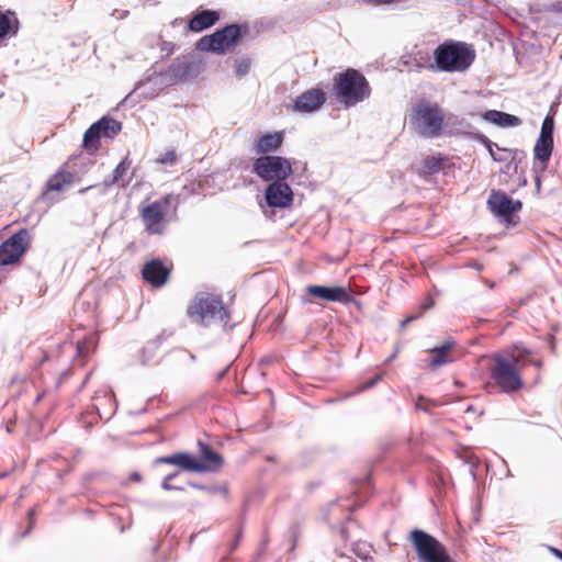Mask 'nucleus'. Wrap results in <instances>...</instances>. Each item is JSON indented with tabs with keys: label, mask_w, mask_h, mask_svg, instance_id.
I'll list each match as a JSON object with an SVG mask.
<instances>
[{
	"label": "nucleus",
	"mask_w": 562,
	"mask_h": 562,
	"mask_svg": "<svg viewBox=\"0 0 562 562\" xmlns=\"http://www.w3.org/2000/svg\"><path fill=\"white\" fill-rule=\"evenodd\" d=\"M526 183H527V180H526V179H524V180L521 181L520 186H526Z\"/></svg>",
	"instance_id": "obj_56"
},
{
	"label": "nucleus",
	"mask_w": 562,
	"mask_h": 562,
	"mask_svg": "<svg viewBox=\"0 0 562 562\" xmlns=\"http://www.w3.org/2000/svg\"><path fill=\"white\" fill-rule=\"evenodd\" d=\"M187 352H188V355H189L190 360H191V361H195V355H194V353H192V352H190V351H187Z\"/></svg>",
	"instance_id": "obj_53"
},
{
	"label": "nucleus",
	"mask_w": 562,
	"mask_h": 562,
	"mask_svg": "<svg viewBox=\"0 0 562 562\" xmlns=\"http://www.w3.org/2000/svg\"><path fill=\"white\" fill-rule=\"evenodd\" d=\"M530 349L515 346L514 350L506 353H495L493 366L490 368L491 378L503 393H515L524 386L521 371L527 364L540 368V359L531 357Z\"/></svg>",
	"instance_id": "obj_1"
},
{
	"label": "nucleus",
	"mask_w": 562,
	"mask_h": 562,
	"mask_svg": "<svg viewBox=\"0 0 562 562\" xmlns=\"http://www.w3.org/2000/svg\"><path fill=\"white\" fill-rule=\"evenodd\" d=\"M179 475V472H173V473H170L168 475L165 476L164 481H168V482H171L172 480H175L177 476Z\"/></svg>",
	"instance_id": "obj_47"
},
{
	"label": "nucleus",
	"mask_w": 562,
	"mask_h": 562,
	"mask_svg": "<svg viewBox=\"0 0 562 562\" xmlns=\"http://www.w3.org/2000/svg\"><path fill=\"white\" fill-rule=\"evenodd\" d=\"M19 32V20L13 12L0 11V40L16 35Z\"/></svg>",
	"instance_id": "obj_21"
},
{
	"label": "nucleus",
	"mask_w": 562,
	"mask_h": 562,
	"mask_svg": "<svg viewBox=\"0 0 562 562\" xmlns=\"http://www.w3.org/2000/svg\"><path fill=\"white\" fill-rule=\"evenodd\" d=\"M31 245V235L26 228H21L0 245V266L13 265L20 261Z\"/></svg>",
	"instance_id": "obj_12"
},
{
	"label": "nucleus",
	"mask_w": 562,
	"mask_h": 562,
	"mask_svg": "<svg viewBox=\"0 0 562 562\" xmlns=\"http://www.w3.org/2000/svg\"><path fill=\"white\" fill-rule=\"evenodd\" d=\"M169 274L170 269L160 259L149 260L142 270L143 279L156 288L164 285Z\"/></svg>",
	"instance_id": "obj_17"
},
{
	"label": "nucleus",
	"mask_w": 562,
	"mask_h": 562,
	"mask_svg": "<svg viewBox=\"0 0 562 562\" xmlns=\"http://www.w3.org/2000/svg\"><path fill=\"white\" fill-rule=\"evenodd\" d=\"M33 527H34V526H33V522H32V521H31V522H29L27 528H26V529H25V530L20 535V537H21V538H26V537L31 533V531H32Z\"/></svg>",
	"instance_id": "obj_44"
},
{
	"label": "nucleus",
	"mask_w": 562,
	"mask_h": 562,
	"mask_svg": "<svg viewBox=\"0 0 562 562\" xmlns=\"http://www.w3.org/2000/svg\"><path fill=\"white\" fill-rule=\"evenodd\" d=\"M97 124H100V131L106 138L115 137L122 130V123L109 116L101 117Z\"/></svg>",
	"instance_id": "obj_27"
},
{
	"label": "nucleus",
	"mask_w": 562,
	"mask_h": 562,
	"mask_svg": "<svg viewBox=\"0 0 562 562\" xmlns=\"http://www.w3.org/2000/svg\"><path fill=\"white\" fill-rule=\"evenodd\" d=\"M443 159L440 157L428 156L424 159L423 166L429 173H436L441 170Z\"/></svg>",
	"instance_id": "obj_32"
},
{
	"label": "nucleus",
	"mask_w": 562,
	"mask_h": 562,
	"mask_svg": "<svg viewBox=\"0 0 562 562\" xmlns=\"http://www.w3.org/2000/svg\"><path fill=\"white\" fill-rule=\"evenodd\" d=\"M248 26L237 23L228 24L216 30L211 35H205L196 42V49L201 52H211L220 55L235 47L239 41L247 34Z\"/></svg>",
	"instance_id": "obj_8"
},
{
	"label": "nucleus",
	"mask_w": 562,
	"mask_h": 562,
	"mask_svg": "<svg viewBox=\"0 0 562 562\" xmlns=\"http://www.w3.org/2000/svg\"><path fill=\"white\" fill-rule=\"evenodd\" d=\"M188 485L192 486L193 488L200 490V491H207L209 493H212V494L222 490L221 487H217V486H206V485L199 484V483L191 482V481L188 482Z\"/></svg>",
	"instance_id": "obj_40"
},
{
	"label": "nucleus",
	"mask_w": 562,
	"mask_h": 562,
	"mask_svg": "<svg viewBox=\"0 0 562 562\" xmlns=\"http://www.w3.org/2000/svg\"><path fill=\"white\" fill-rule=\"evenodd\" d=\"M282 140L283 136L281 133L265 134L258 139L256 151L258 154L276 151L281 146Z\"/></svg>",
	"instance_id": "obj_22"
},
{
	"label": "nucleus",
	"mask_w": 562,
	"mask_h": 562,
	"mask_svg": "<svg viewBox=\"0 0 562 562\" xmlns=\"http://www.w3.org/2000/svg\"><path fill=\"white\" fill-rule=\"evenodd\" d=\"M172 336V331H167L164 329L160 334H158L153 340L160 347V345L169 337Z\"/></svg>",
	"instance_id": "obj_41"
},
{
	"label": "nucleus",
	"mask_w": 562,
	"mask_h": 562,
	"mask_svg": "<svg viewBox=\"0 0 562 562\" xmlns=\"http://www.w3.org/2000/svg\"><path fill=\"white\" fill-rule=\"evenodd\" d=\"M119 12L117 9H114L113 12L111 13L112 16H115V14Z\"/></svg>",
	"instance_id": "obj_55"
},
{
	"label": "nucleus",
	"mask_w": 562,
	"mask_h": 562,
	"mask_svg": "<svg viewBox=\"0 0 562 562\" xmlns=\"http://www.w3.org/2000/svg\"><path fill=\"white\" fill-rule=\"evenodd\" d=\"M334 90L338 100L347 108L364 101L371 94L368 80L353 68H348L335 77Z\"/></svg>",
	"instance_id": "obj_7"
},
{
	"label": "nucleus",
	"mask_w": 562,
	"mask_h": 562,
	"mask_svg": "<svg viewBox=\"0 0 562 562\" xmlns=\"http://www.w3.org/2000/svg\"><path fill=\"white\" fill-rule=\"evenodd\" d=\"M453 346H454V341L453 340H448V341L443 342L442 345L431 349V352L435 356L431 358V360L429 362L430 367L437 368V367H440L442 364H447V363L451 362L452 358L449 357L448 352L450 351V349Z\"/></svg>",
	"instance_id": "obj_25"
},
{
	"label": "nucleus",
	"mask_w": 562,
	"mask_h": 562,
	"mask_svg": "<svg viewBox=\"0 0 562 562\" xmlns=\"http://www.w3.org/2000/svg\"><path fill=\"white\" fill-rule=\"evenodd\" d=\"M159 47H160L161 57L165 58L172 54L175 45L171 42H166V41L159 40Z\"/></svg>",
	"instance_id": "obj_38"
},
{
	"label": "nucleus",
	"mask_w": 562,
	"mask_h": 562,
	"mask_svg": "<svg viewBox=\"0 0 562 562\" xmlns=\"http://www.w3.org/2000/svg\"><path fill=\"white\" fill-rule=\"evenodd\" d=\"M381 380H382V374H375L374 376H372L368 381L358 384L356 390L352 393L348 394L347 396H350V395H353V394H359V393H361V392H363L366 390H369V389L373 387L374 385H376L378 382H380Z\"/></svg>",
	"instance_id": "obj_35"
},
{
	"label": "nucleus",
	"mask_w": 562,
	"mask_h": 562,
	"mask_svg": "<svg viewBox=\"0 0 562 562\" xmlns=\"http://www.w3.org/2000/svg\"><path fill=\"white\" fill-rule=\"evenodd\" d=\"M220 18V11L200 9L189 20L188 27L190 31L199 33L215 25Z\"/></svg>",
	"instance_id": "obj_19"
},
{
	"label": "nucleus",
	"mask_w": 562,
	"mask_h": 562,
	"mask_svg": "<svg viewBox=\"0 0 562 562\" xmlns=\"http://www.w3.org/2000/svg\"><path fill=\"white\" fill-rule=\"evenodd\" d=\"M34 516H35V508H31L27 513V517H29V522H33L34 524Z\"/></svg>",
	"instance_id": "obj_49"
},
{
	"label": "nucleus",
	"mask_w": 562,
	"mask_h": 562,
	"mask_svg": "<svg viewBox=\"0 0 562 562\" xmlns=\"http://www.w3.org/2000/svg\"><path fill=\"white\" fill-rule=\"evenodd\" d=\"M130 14V12L127 10H124L121 12V15H120V19H124L126 18L127 15Z\"/></svg>",
	"instance_id": "obj_52"
},
{
	"label": "nucleus",
	"mask_w": 562,
	"mask_h": 562,
	"mask_svg": "<svg viewBox=\"0 0 562 562\" xmlns=\"http://www.w3.org/2000/svg\"><path fill=\"white\" fill-rule=\"evenodd\" d=\"M77 350H78V353H83V344L82 342H78L77 345Z\"/></svg>",
	"instance_id": "obj_50"
},
{
	"label": "nucleus",
	"mask_w": 562,
	"mask_h": 562,
	"mask_svg": "<svg viewBox=\"0 0 562 562\" xmlns=\"http://www.w3.org/2000/svg\"><path fill=\"white\" fill-rule=\"evenodd\" d=\"M161 488H164L165 491H184L183 486L173 485V484H171V482L164 481V480L161 482Z\"/></svg>",
	"instance_id": "obj_42"
},
{
	"label": "nucleus",
	"mask_w": 562,
	"mask_h": 562,
	"mask_svg": "<svg viewBox=\"0 0 562 562\" xmlns=\"http://www.w3.org/2000/svg\"><path fill=\"white\" fill-rule=\"evenodd\" d=\"M130 480L134 481V482H139L142 480V476L138 472H133L131 475H130Z\"/></svg>",
	"instance_id": "obj_48"
},
{
	"label": "nucleus",
	"mask_w": 562,
	"mask_h": 562,
	"mask_svg": "<svg viewBox=\"0 0 562 562\" xmlns=\"http://www.w3.org/2000/svg\"><path fill=\"white\" fill-rule=\"evenodd\" d=\"M553 150V138H544L538 137L535 148L533 155L535 159L540 161L543 167H546L549 161Z\"/></svg>",
	"instance_id": "obj_23"
},
{
	"label": "nucleus",
	"mask_w": 562,
	"mask_h": 562,
	"mask_svg": "<svg viewBox=\"0 0 562 562\" xmlns=\"http://www.w3.org/2000/svg\"><path fill=\"white\" fill-rule=\"evenodd\" d=\"M101 137H103V135L100 131V124H97V122H94L85 132L83 147L87 150H97L100 147V138Z\"/></svg>",
	"instance_id": "obj_26"
},
{
	"label": "nucleus",
	"mask_w": 562,
	"mask_h": 562,
	"mask_svg": "<svg viewBox=\"0 0 562 562\" xmlns=\"http://www.w3.org/2000/svg\"><path fill=\"white\" fill-rule=\"evenodd\" d=\"M535 184H536V191L539 194L541 189V178L539 175H536L535 177Z\"/></svg>",
	"instance_id": "obj_45"
},
{
	"label": "nucleus",
	"mask_w": 562,
	"mask_h": 562,
	"mask_svg": "<svg viewBox=\"0 0 562 562\" xmlns=\"http://www.w3.org/2000/svg\"><path fill=\"white\" fill-rule=\"evenodd\" d=\"M130 167V161H127V159H123L116 167L115 169L113 170V177L111 179L110 182L105 181L106 184H113L115 182H117L120 179H122V177L124 176V173L126 172V170L128 169Z\"/></svg>",
	"instance_id": "obj_34"
},
{
	"label": "nucleus",
	"mask_w": 562,
	"mask_h": 562,
	"mask_svg": "<svg viewBox=\"0 0 562 562\" xmlns=\"http://www.w3.org/2000/svg\"><path fill=\"white\" fill-rule=\"evenodd\" d=\"M76 175L69 171H58L46 183L49 191H63L65 187L74 183Z\"/></svg>",
	"instance_id": "obj_24"
},
{
	"label": "nucleus",
	"mask_w": 562,
	"mask_h": 562,
	"mask_svg": "<svg viewBox=\"0 0 562 562\" xmlns=\"http://www.w3.org/2000/svg\"><path fill=\"white\" fill-rule=\"evenodd\" d=\"M487 206L496 217L507 224H514L513 216L521 210L522 203L519 200L512 199L503 191H492L487 200Z\"/></svg>",
	"instance_id": "obj_13"
},
{
	"label": "nucleus",
	"mask_w": 562,
	"mask_h": 562,
	"mask_svg": "<svg viewBox=\"0 0 562 562\" xmlns=\"http://www.w3.org/2000/svg\"><path fill=\"white\" fill-rule=\"evenodd\" d=\"M92 407L97 412L100 419L109 420L116 411V401L111 391L99 390L92 397Z\"/></svg>",
	"instance_id": "obj_18"
},
{
	"label": "nucleus",
	"mask_w": 562,
	"mask_h": 562,
	"mask_svg": "<svg viewBox=\"0 0 562 562\" xmlns=\"http://www.w3.org/2000/svg\"><path fill=\"white\" fill-rule=\"evenodd\" d=\"M177 198L172 194H167L160 200L154 201L142 210L140 216L145 224V229L151 235L164 234L168 220L167 214L169 207Z\"/></svg>",
	"instance_id": "obj_11"
},
{
	"label": "nucleus",
	"mask_w": 562,
	"mask_h": 562,
	"mask_svg": "<svg viewBox=\"0 0 562 562\" xmlns=\"http://www.w3.org/2000/svg\"><path fill=\"white\" fill-rule=\"evenodd\" d=\"M293 191L285 181L269 183L265 190V200L272 209H285L293 203Z\"/></svg>",
	"instance_id": "obj_15"
},
{
	"label": "nucleus",
	"mask_w": 562,
	"mask_h": 562,
	"mask_svg": "<svg viewBox=\"0 0 562 562\" xmlns=\"http://www.w3.org/2000/svg\"><path fill=\"white\" fill-rule=\"evenodd\" d=\"M200 459L188 452H176L156 459V463L177 465L179 469L191 472H213L218 470L223 463V457L212 449L210 445L198 441Z\"/></svg>",
	"instance_id": "obj_5"
},
{
	"label": "nucleus",
	"mask_w": 562,
	"mask_h": 562,
	"mask_svg": "<svg viewBox=\"0 0 562 562\" xmlns=\"http://www.w3.org/2000/svg\"><path fill=\"white\" fill-rule=\"evenodd\" d=\"M251 60L249 57H241L235 59L234 74L237 78H241L247 75L250 70Z\"/></svg>",
	"instance_id": "obj_31"
},
{
	"label": "nucleus",
	"mask_w": 562,
	"mask_h": 562,
	"mask_svg": "<svg viewBox=\"0 0 562 562\" xmlns=\"http://www.w3.org/2000/svg\"><path fill=\"white\" fill-rule=\"evenodd\" d=\"M445 122L443 109L436 102L422 100L409 113L412 128L422 137L436 138L441 135Z\"/></svg>",
	"instance_id": "obj_6"
},
{
	"label": "nucleus",
	"mask_w": 562,
	"mask_h": 562,
	"mask_svg": "<svg viewBox=\"0 0 562 562\" xmlns=\"http://www.w3.org/2000/svg\"><path fill=\"white\" fill-rule=\"evenodd\" d=\"M475 59V50L462 42L447 41L434 50V60L427 69L445 72L465 71Z\"/></svg>",
	"instance_id": "obj_4"
},
{
	"label": "nucleus",
	"mask_w": 562,
	"mask_h": 562,
	"mask_svg": "<svg viewBox=\"0 0 562 562\" xmlns=\"http://www.w3.org/2000/svg\"><path fill=\"white\" fill-rule=\"evenodd\" d=\"M345 532H346V530H345V528H342L341 529V533H342L344 537H345Z\"/></svg>",
	"instance_id": "obj_60"
},
{
	"label": "nucleus",
	"mask_w": 562,
	"mask_h": 562,
	"mask_svg": "<svg viewBox=\"0 0 562 562\" xmlns=\"http://www.w3.org/2000/svg\"><path fill=\"white\" fill-rule=\"evenodd\" d=\"M497 150L501 151V154H496V157H507L508 159L509 156L512 155V150L507 148L498 147Z\"/></svg>",
	"instance_id": "obj_43"
},
{
	"label": "nucleus",
	"mask_w": 562,
	"mask_h": 562,
	"mask_svg": "<svg viewBox=\"0 0 562 562\" xmlns=\"http://www.w3.org/2000/svg\"><path fill=\"white\" fill-rule=\"evenodd\" d=\"M195 69V64L193 63V60H191L190 57H178L171 63L167 70L159 72L154 71L153 74H148L146 79L139 81L136 85L135 89L122 100V103L126 102L136 90L146 88L148 85L151 83L154 86H157V88H154L150 91L144 90L142 91V95L146 99H153L165 87H169L178 82H183L187 79H189L191 76H193Z\"/></svg>",
	"instance_id": "obj_3"
},
{
	"label": "nucleus",
	"mask_w": 562,
	"mask_h": 562,
	"mask_svg": "<svg viewBox=\"0 0 562 562\" xmlns=\"http://www.w3.org/2000/svg\"><path fill=\"white\" fill-rule=\"evenodd\" d=\"M252 172L270 183L285 181L292 173V166L284 157L261 155L254 160Z\"/></svg>",
	"instance_id": "obj_10"
},
{
	"label": "nucleus",
	"mask_w": 562,
	"mask_h": 562,
	"mask_svg": "<svg viewBox=\"0 0 562 562\" xmlns=\"http://www.w3.org/2000/svg\"><path fill=\"white\" fill-rule=\"evenodd\" d=\"M409 540L420 562H457L438 539L422 529L411 531Z\"/></svg>",
	"instance_id": "obj_9"
},
{
	"label": "nucleus",
	"mask_w": 562,
	"mask_h": 562,
	"mask_svg": "<svg viewBox=\"0 0 562 562\" xmlns=\"http://www.w3.org/2000/svg\"><path fill=\"white\" fill-rule=\"evenodd\" d=\"M305 303H312V300H304Z\"/></svg>",
	"instance_id": "obj_59"
},
{
	"label": "nucleus",
	"mask_w": 562,
	"mask_h": 562,
	"mask_svg": "<svg viewBox=\"0 0 562 562\" xmlns=\"http://www.w3.org/2000/svg\"><path fill=\"white\" fill-rule=\"evenodd\" d=\"M158 161L162 165H173L177 161V156L175 151H167L165 155L160 156Z\"/></svg>",
	"instance_id": "obj_39"
},
{
	"label": "nucleus",
	"mask_w": 562,
	"mask_h": 562,
	"mask_svg": "<svg viewBox=\"0 0 562 562\" xmlns=\"http://www.w3.org/2000/svg\"><path fill=\"white\" fill-rule=\"evenodd\" d=\"M243 538V530L241 528L236 532L235 539L231 542L228 547L227 553L221 559L220 562H227L229 555L238 548L240 540Z\"/></svg>",
	"instance_id": "obj_37"
},
{
	"label": "nucleus",
	"mask_w": 562,
	"mask_h": 562,
	"mask_svg": "<svg viewBox=\"0 0 562 562\" xmlns=\"http://www.w3.org/2000/svg\"><path fill=\"white\" fill-rule=\"evenodd\" d=\"M550 551L557 557L559 558L561 561H562V551L557 549V548H553V547H550Z\"/></svg>",
	"instance_id": "obj_46"
},
{
	"label": "nucleus",
	"mask_w": 562,
	"mask_h": 562,
	"mask_svg": "<svg viewBox=\"0 0 562 562\" xmlns=\"http://www.w3.org/2000/svg\"><path fill=\"white\" fill-rule=\"evenodd\" d=\"M187 315L192 323L210 326L211 323H221L224 330L232 329L235 324L229 325L231 313L224 305L221 295L209 292H198L187 308Z\"/></svg>",
	"instance_id": "obj_2"
},
{
	"label": "nucleus",
	"mask_w": 562,
	"mask_h": 562,
	"mask_svg": "<svg viewBox=\"0 0 562 562\" xmlns=\"http://www.w3.org/2000/svg\"><path fill=\"white\" fill-rule=\"evenodd\" d=\"M227 370H228V367H227V368H225V369L220 373L218 378H220V379H221V378H223V376L225 375V373L227 372Z\"/></svg>",
	"instance_id": "obj_54"
},
{
	"label": "nucleus",
	"mask_w": 562,
	"mask_h": 562,
	"mask_svg": "<svg viewBox=\"0 0 562 562\" xmlns=\"http://www.w3.org/2000/svg\"><path fill=\"white\" fill-rule=\"evenodd\" d=\"M353 553L363 561L371 559L372 547L366 541H358L352 544Z\"/></svg>",
	"instance_id": "obj_29"
},
{
	"label": "nucleus",
	"mask_w": 562,
	"mask_h": 562,
	"mask_svg": "<svg viewBox=\"0 0 562 562\" xmlns=\"http://www.w3.org/2000/svg\"><path fill=\"white\" fill-rule=\"evenodd\" d=\"M88 189H89V188H83V189H81L79 192H80V193H83V192H86Z\"/></svg>",
	"instance_id": "obj_57"
},
{
	"label": "nucleus",
	"mask_w": 562,
	"mask_h": 562,
	"mask_svg": "<svg viewBox=\"0 0 562 562\" xmlns=\"http://www.w3.org/2000/svg\"><path fill=\"white\" fill-rule=\"evenodd\" d=\"M553 131H554V120L552 116H546L542 125L539 137L544 138H553Z\"/></svg>",
	"instance_id": "obj_33"
},
{
	"label": "nucleus",
	"mask_w": 562,
	"mask_h": 562,
	"mask_svg": "<svg viewBox=\"0 0 562 562\" xmlns=\"http://www.w3.org/2000/svg\"><path fill=\"white\" fill-rule=\"evenodd\" d=\"M326 102V93L321 89H310L295 99V112L311 113L318 110Z\"/></svg>",
	"instance_id": "obj_16"
},
{
	"label": "nucleus",
	"mask_w": 562,
	"mask_h": 562,
	"mask_svg": "<svg viewBox=\"0 0 562 562\" xmlns=\"http://www.w3.org/2000/svg\"><path fill=\"white\" fill-rule=\"evenodd\" d=\"M90 375H91V372L86 375L85 380L82 381L81 387H83L86 385V383L90 379Z\"/></svg>",
	"instance_id": "obj_51"
},
{
	"label": "nucleus",
	"mask_w": 562,
	"mask_h": 562,
	"mask_svg": "<svg viewBox=\"0 0 562 562\" xmlns=\"http://www.w3.org/2000/svg\"><path fill=\"white\" fill-rule=\"evenodd\" d=\"M434 306H435V300L430 294H428L419 305L420 312L418 314H412V315L407 316L405 319L402 321L401 325L404 327L407 324L412 323L413 321L418 319L423 315V313L432 308Z\"/></svg>",
	"instance_id": "obj_28"
},
{
	"label": "nucleus",
	"mask_w": 562,
	"mask_h": 562,
	"mask_svg": "<svg viewBox=\"0 0 562 562\" xmlns=\"http://www.w3.org/2000/svg\"><path fill=\"white\" fill-rule=\"evenodd\" d=\"M47 360V356L45 355L44 358L41 360V363Z\"/></svg>",
	"instance_id": "obj_58"
},
{
	"label": "nucleus",
	"mask_w": 562,
	"mask_h": 562,
	"mask_svg": "<svg viewBox=\"0 0 562 562\" xmlns=\"http://www.w3.org/2000/svg\"><path fill=\"white\" fill-rule=\"evenodd\" d=\"M560 10L562 11V3H560Z\"/></svg>",
	"instance_id": "obj_61"
},
{
	"label": "nucleus",
	"mask_w": 562,
	"mask_h": 562,
	"mask_svg": "<svg viewBox=\"0 0 562 562\" xmlns=\"http://www.w3.org/2000/svg\"><path fill=\"white\" fill-rule=\"evenodd\" d=\"M481 144L485 146V148L488 150L490 155L492 156L493 160L495 161H506L507 157H496V153L494 151V147L498 148V145L493 143L487 136L484 134H477L475 137Z\"/></svg>",
	"instance_id": "obj_30"
},
{
	"label": "nucleus",
	"mask_w": 562,
	"mask_h": 562,
	"mask_svg": "<svg viewBox=\"0 0 562 562\" xmlns=\"http://www.w3.org/2000/svg\"><path fill=\"white\" fill-rule=\"evenodd\" d=\"M307 295L326 302H338L349 304L352 301L347 288L341 285H318L310 284L305 288Z\"/></svg>",
	"instance_id": "obj_14"
},
{
	"label": "nucleus",
	"mask_w": 562,
	"mask_h": 562,
	"mask_svg": "<svg viewBox=\"0 0 562 562\" xmlns=\"http://www.w3.org/2000/svg\"><path fill=\"white\" fill-rule=\"evenodd\" d=\"M480 116L485 122L502 128L516 127L521 124V120L518 116L498 110H486Z\"/></svg>",
	"instance_id": "obj_20"
},
{
	"label": "nucleus",
	"mask_w": 562,
	"mask_h": 562,
	"mask_svg": "<svg viewBox=\"0 0 562 562\" xmlns=\"http://www.w3.org/2000/svg\"><path fill=\"white\" fill-rule=\"evenodd\" d=\"M158 348L159 346L154 340H148L142 349V353L145 357L143 363H146L147 361L153 359Z\"/></svg>",
	"instance_id": "obj_36"
}]
</instances>
